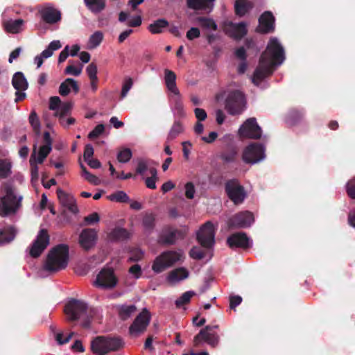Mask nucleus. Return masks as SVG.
<instances>
[{
  "label": "nucleus",
  "mask_w": 355,
  "mask_h": 355,
  "mask_svg": "<svg viewBox=\"0 0 355 355\" xmlns=\"http://www.w3.org/2000/svg\"><path fill=\"white\" fill-rule=\"evenodd\" d=\"M57 195L60 203L72 213L78 212V207L76 205V200L73 196L67 193L61 189H57Z\"/></svg>",
  "instance_id": "4be33fe9"
},
{
  "label": "nucleus",
  "mask_w": 355,
  "mask_h": 355,
  "mask_svg": "<svg viewBox=\"0 0 355 355\" xmlns=\"http://www.w3.org/2000/svg\"><path fill=\"white\" fill-rule=\"evenodd\" d=\"M150 320V314L149 311L146 309H144L130 327V334L137 336L143 333L148 326Z\"/></svg>",
  "instance_id": "ddd939ff"
},
{
  "label": "nucleus",
  "mask_w": 355,
  "mask_h": 355,
  "mask_svg": "<svg viewBox=\"0 0 355 355\" xmlns=\"http://www.w3.org/2000/svg\"><path fill=\"white\" fill-rule=\"evenodd\" d=\"M89 79H97V67L94 63L89 64L86 69Z\"/></svg>",
  "instance_id": "6e6d98bb"
},
{
  "label": "nucleus",
  "mask_w": 355,
  "mask_h": 355,
  "mask_svg": "<svg viewBox=\"0 0 355 355\" xmlns=\"http://www.w3.org/2000/svg\"><path fill=\"white\" fill-rule=\"evenodd\" d=\"M253 5L249 0H236L235 10L236 15L239 16L245 15L250 10L252 9Z\"/></svg>",
  "instance_id": "72a5a7b5"
},
{
  "label": "nucleus",
  "mask_w": 355,
  "mask_h": 355,
  "mask_svg": "<svg viewBox=\"0 0 355 355\" xmlns=\"http://www.w3.org/2000/svg\"><path fill=\"white\" fill-rule=\"evenodd\" d=\"M194 114L198 121H205L207 117L205 110L201 108H196L194 110Z\"/></svg>",
  "instance_id": "680f3d73"
},
{
  "label": "nucleus",
  "mask_w": 355,
  "mask_h": 355,
  "mask_svg": "<svg viewBox=\"0 0 355 355\" xmlns=\"http://www.w3.org/2000/svg\"><path fill=\"white\" fill-rule=\"evenodd\" d=\"M194 294L195 293L193 291L185 292L175 301L176 306L180 307L184 304L188 303Z\"/></svg>",
  "instance_id": "de8ad7c7"
},
{
  "label": "nucleus",
  "mask_w": 355,
  "mask_h": 355,
  "mask_svg": "<svg viewBox=\"0 0 355 355\" xmlns=\"http://www.w3.org/2000/svg\"><path fill=\"white\" fill-rule=\"evenodd\" d=\"M49 244V236L45 230H41L30 248V254L33 257H39Z\"/></svg>",
  "instance_id": "4468645a"
},
{
  "label": "nucleus",
  "mask_w": 355,
  "mask_h": 355,
  "mask_svg": "<svg viewBox=\"0 0 355 355\" xmlns=\"http://www.w3.org/2000/svg\"><path fill=\"white\" fill-rule=\"evenodd\" d=\"M220 157L221 159L225 162H232L235 159L236 153L234 151H232L230 153H223Z\"/></svg>",
  "instance_id": "774afa93"
},
{
  "label": "nucleus",
  "mask_w": 355,
  "mask_h": 355,
  "mask_svg": "<svg viewBox=\"0 0 355 355\" xmlns=\"http://www.w3.org/2000/svg\"><path fill=\"white\" fill-rule=\"evenodd\" d=\"M105 130V126L103 124H99L95 127V128L89 132L88 137L90 139L96 138L101 135Z\"/></svg>",
  "instance_id": "4d7b16f0"
},
{
  "label": "nucleus",
  "mask_w": 355,
  "mask_h": 355,
  "mask_svg": "<svg viewBox=\"0 0 355 355\" xmlns=\"http://www.w3.org/2000/svg\"><path fill=\"white\" fill-rule=\"evenodd\" d=\"M189 276V270L184 267H180L170 271L166 277L167 282L171 285H175L187 279Z\"/></svg>",
  "instance_id": "b1692460"
},
{
  "label": "nucleus",
  "mask_w": 355,
  "mask_h": 355,
  "mask_svg": "<svg viewBox=\"0 0 355 355\" xmlns=\"http://www.w3.org/2000/svg\"><path fill=\"white\" fill-rule=\"evenodd\" d=\"M73 336V333L67 334L66 335L61 331L53 333V336L58 345H64L67 343Z\"/></svg>",
  "instance_id": "79ce46f5"
},
{
  "label": "nucleus",
  "mask_w": 355,
  "mask_h": 355,
  "mask_svg": "<svg viewBox=\"0 0 355 355\" xmlns=\"http://www.w3.org/2000/svg\"><path fill=\"white\" fill-rule=\"evenodd\" d=\"M227 243L232 248H248L252 246V241L245 233H236L227 239Z\"/></svg>",
  "instance_id": "412c9836"
},
{
  "label": "nucleus",
  "mask_w": 355,
  "mask_h": 355,
  "mask_svg": "<svg viewBox=\"0 0 355 355\" xmlns=\"http://www.w3.org/2000/svg\"><path fill=\"white\" fill-rule=\"evenodd\" d=\"M128 236V232L123 228H116L110 234V239H125Z\"/></svg>",
  "instance_id": "c03bdc74"
},
{
  "label": "nucleus",
  "mask_w": 355,
  "mask_h": 355,
  "mask_svg": "<svg viewBox=\"0 0 355 355\" xmlns=\"http://www.w3.org/2000/svg\"><path fill=\"white\" fill-rule=\"evenodd\" d=\"M259 23L257 31L260 33H266L274 30L275 18L270 12H265L262 14L259 19Z\"/></svg>",
  "instance_id": "5701e85b"
},
{
  "label": "nucleus",
  "mask_w": 355,
  "mask_h": 355,
  "mask_svg": "<svg viewBox=\"0 0 355 355\" xmlns=\"http://www.w3.org/2000/svg\"><path fill=\"white\" fill-rule=\"evenodd\" d=\"M225 190L229 198L235 204L242 202L245 198L243 187L236 180L228 181L225 185Z\"/></svg>",
  "instance_id": "2eb2a0df"
},
{
  "label": "nucleus",
  "mask_w": 355,
  "mask_h": 355,
  "mask_svg": "<svg viewBox=\"0 0 355 355\" xmlns=\"http://www.w3.org/2000/svg\"><path fill=\"white\" fill-rule=\"evenodd\" d=\"M196 193L194 185L192 182H187L184 185V194L188 199H193Z\"/></svg>",
  "instance_id": "5fc2aeb1"
},
{
  "label": "nucleus",
  "mask_w": 355,
  "mask_h": 355,
  "mask_svg": "<svg viewBox=\"0 0 355 355\" xmlns=\"http://www.w3.org/2000/svg\"><path fill=\"white\" fill-rule=\"evenodd\" d=\"M225 33L235 39H240L247 33L246 25L244 23L235 24L227 21L224 24Z\"/></svg>",
  "instance_id": "aec40b11"
},
{
  "label": "nucleus",
  "mask_w": 355,
  "mask_h": 355,
  "mask_svg": "<svg viewBox=\"0 0 355 355\" xmlns=\"http://www.w3.org/2000/svg\"><path fill=\"white\" fill-rule=\"evenodd\" d=\"M104 35L101 31L94 32L89 38L87 49H94L98 47L103 40Z\"/></svg>",
  "instance_id": "c9c22d12"
},
{
  "label": "nucleus",
  "mask_w": 355,
  "mask_h": 355,
  "mask_svg": "<svg viewBox=\"0 0 355 355\" xmlns=\"http://www.w3.org/2000/svg\"><path fill=\"white\" fill-rule=\"evenodd\" d=\"M85 221L88 225L97 223L99 221V216L97 213L94 212L85 218Z\"/></svg>",
  "instance_id": "338daca9"
},
{
  "label": "nucleus",
  "mask_w": 355,
  "mask_h": 355,
  "mask_svg": "<svg viewBox=\"0 0 355 355\" xmlns=\"http://www.w3.org/2000/svg\"><path fill=\"white\" fill-rule=\"evenodd\" d=\"M92 350L97 355H105L110 352L119 350L123 343L119 338L97 337L92 342Z\"/></svg>",
  "instance_id": "423d86ee"
},
{
  "label": "nucleus",
  "mask_w": 355,
  "mask_h": 355,
  "mask_svg": "<svg viewBox=\"0 0 355 355\" xmlns=\"http://www.w3.org/2000/svg\"><path fill=\"white\" fill-rule=\"evenodd\" d=\"M97 240V233L92 229H85L79 235L78 243L82 248L89 250L92 248Z\"/></svg>",
  "instance_id": "6ab92c4d"
},
{
  "label": "nucleus",
  "mask_w": 355,
  "mask_h": 355,
  "mask_svg": "<svg viewBox=\"0 0 355 355\" xmlns=\"http://www.w3.org/2000/svg\"><path fill=\"white\" fill-rule=\"evenodd\" d=\"M150 177L146 178L145 182L146 187L149 189H155L156 188V180H157V171L155 168H150Z\"/></svg>",
  "instance_id": "49530a36"
},
{
  "label": "nucleus",
  "mask_w": 355,
  "mask_h": 355,
  "mask_svg": "<svg viewBox=\"0 0 355 355\" xmlns=\"http://www.w3.org/2000/svg\"><path fill=\"white\" fill-rule=\"evenodd\" d=\"M180 237H182V234L179 231L170 229L163 232L160 237V241L166 244H172Z\"/></svg>",
  "instance_id": "7c9ffc66"
},
{
  "label": "nucleus",
  "mask_w": 355,
  "mask_h": 355,
  "mask_svg": "<svg viewBox=\"0 0 355 355\" xmlns=\"http://www.w3.org/2000/svg\"><path fill=\"white\" fill-rule=\"evenodd\" d=\"M137 311L135 305H122L119 308V313L121 319L126 320Z\"/></svg>",
  "instance_id": "4c0bfd02"
},
{
  "label": "nucleus",
  "mask_w": 355,
  "mask_h": 355,
  "mask_svg": "<svg viewBox=\"0 0 355 355\" xmlns=\"http://www.w3.org/2000/svg\"><path fill=\"white\" fill-rule=\"evenodd\" d=\"M284 60L283 46L276 37H272L268 43L266 51L261 56L252 82L258 85L262 79L272 73L275 67L282 64Z\"/></svg>",
  "instance_id": "f257e3e1"
},
{
  "label": "nucleus",
  "mask_w": 355,
  "mask_h": 355,
  "mask_svg": "<svg viewBox=\"0 0 355 355\" xmlns=\"http://www.w3.org/2000/svg\"><path fill=\"white\" fill-rule=\"evenodd\" d=\"M80 168L82 170V175L85 179L94 185H98L101 183V180L96 175L90 173L85 168V166L80 164Z\"/></svg>",
  "instance_id": "a19ab883"
},
{
  "label": "nucleus",
  "mask_w": 355,
  "mask_h": 355,
  "mask_svg": "<svg viewBox=\"0 0 355 355\" xmlns=\"http://www.w3.org/2000/svg\"><path fill=\"white\" fill-rule=\"evenodd\" d=\"M29 162L31 165V181L33 183H35L37 181L39 178V169L37 166V164H39V163L35 162L33 157H30Z\"/></svg>",
  "instance_id": "a18cd8bd"
},
{
  "label": "nucleus",
  "mask_w": 355,
  "mask_h": 355,
  "mask_svg": "<svg viewBox=\"0 0 355 355\" xmlns=\"http://www.w3.org/2000/svg\"><path fill=\"white\" fill-rule=\"evenodd\" d=\"M119 20L121 22H126V25L131 27L139 26L142 22L140 15L130 16L125 12H120Z\"/></svg>",
  "instance_id": "c85d7f7f"
},
{
  "label": "nucleus",
  "mask_w": 355,
  "mask_h": 355,
  "mask_svg": "<svg viewBox=\"0 0 355 355\" xmlns=\"http://www.w3.org/2000/svg\"><path fill=\"white\" fill-rule=\"evenodd\" d=\"M347 192L350 198L355 199V178L350 180L347 182Z\"/></svg>",
  "instance_id": "13d9d810"
},
{
  "label": "nucleus",
  "mask_w": 355,
  "mask_h": 355,
  "mask_svg": "<svg viewBox=\"0 0 355 355\" xmlns=\"http://www.w3.org/2000/svg\"><path fill=\"white\" fill-rule=\"evenodd\" d=\"M215 227L211 222H207L203 225L197 233L198 242L204 248H211L214 243Z\"/></svg>",
  "instance_id": "9b49d317"
},
{
  "label": "nucleus",
  "mask_w": 355,
  "mask_h": 355,
  "mask_svg": "<svg viewBox=\"0 0 355 355\" xmlns=\"http://www.w3.org/2000/svg\"><path fill=\"white\" fill-rule=\"evenodd\" d=\"M87 304L79 300H72L66 305L64 312L70 320L78 319L86 311Z\"/></svg>",
  "instance_id": "dca6fc26"
},
{
  "label": "nucleus",
  "mask_w": 355,
  "mask_h": 355,
  "mask_svg": "<svg viewBox=\"0 0 355 355\" xmlns=\"http://www.w3.org/2000/svg\"><path fill=\"white\" fill-rule=\"evenodd\" d=\"M175 73L169 69L164 70V83L168 96L174 102V112L178 116H185V111L182 103V95L177 86Z\"/></svg>",
  "instance_id": "20e7f679"
},
{
  "label": "nucleus",
  "mask_w": 355,
  "mask_h": 355,
  "mask_svg": "<svg viewBox=\"0 0 355 355\" xmlns=\"http://www.w3.org/2000/svg\"><path fill=\"white\" fill-rule=\"evenodd\" d=\"M182 131H183L182 125L180 122H175L169 132V137L171 139L175 138Z\"/></svg>",
  "instance_id": "864d4df0"
},
{
  "label": "nucleus",
  "mask_w": 355,
  "mask_h": 355,
  "mask_svg": "<svg viewBox=\"0 0 355 355\" xmlns=\"http://www.w3.org/2000/svg\"><path fill=\"white\" fill-rule=\"evenodd\" d=\"M77 93L79 90V87L77 82L72 78H67L63 83H61L59 88V93L62 96H67L71 90Z\"/></svg>",
  "instance_id": "cd10ccee"
},
{
  "label": "nucleus",
  "mask_w": 355,
  "mask_h": 355,
  "mask_svg": "<svg viewBox=\"0 0 355 355\" xmlns=\"http://www.w3.org/2000/svg\"><path fill=\"white\" fill-rule=\"evenodd\" d=\"M29 123L35 133L39 136L41 133V125L38 116L35 111H33L29 116Z\"/></svg>",
  "instance_id": "ea45409f"
},
{
  "label": "nucleus",
  "mask_w": 355,
  "mask_h": 355,
  "mask_svg": "<svg viewBox=\"0 0 355 355\" xmlns=\"http://www.w3.org/2000/svg\"><path fill=\"white\" fill-rule=\"evenodd\" d=\"M225 107L230 114H239L245 107V100L243 93L239 90L230 92L227 95Z\"/></svg>",
  "instance_id": "1a4fd4ad"
},
{
  "label": "nucleus",
  "mask_w": 355,
  "mask_h": 355,
  "mask_svg": "<svg viewBox=\"0 0 355 355\" xmlns=\"http://www.w3.org/2000/svg\"><path fill=\"white\" fill-rule=\"evenodd\" d=\"M254 222V216L249 211L237 214L230 218L227 221L230 227L245 228L249 227Z\"/></svg>",
  "instance_id": "f3484780"
},
{
  "label": "nucleus",
  "mask_w": 355,
  "mask_h": 355,
  "mask_svg": "<svg viewBox=\"0 0 355 355\" xmlns=\"http://www.w3.org/2000/svg\"><path fill=\"white\" fill-rule=\"evenodd\" d=\"M116 284L117 279L111 268L102 269L94 282V286L102 289H112Z\"/></svg>",
  "instance_id": "9d476101"
},
{
  "label": "nucleus",
  "mask_w": 355,
  "mask_h": 355,
  "mask_svg": "<svg viewBox=\"0 0 355 355\" xmlns=\"http://www.w3.org/2000/svg\"><path fill=\"white\" fill-rule=\"evenodd\" d=\"M198 21L201 26L207 30L215 31L217 28V25L216 24L215 21L211 19L200 17L198 19Z\"/></svg>",
  "instance_id": "37998d69"
},
{
  "label": "nucleus",
  "mask_w": 355,
  "mask_h": 355,
  "mask_svg": "<svg viewBox=\"0 0 355 355\" xmlns=\"http://www.w3.org/2000/svg\"><path fill=\"white\" fill-rule=\"evenodd\" d=\"M83 71V65L78 67L74 65H69L65 69V73L68 75L78 76L81 74Z\"/></svg>",
  "instance_id": "603ef678"
},
{
  "label": "nucleus",
  "mask_w": 355,
  "mask_h": 355,
  "mask_svg": "<svg viewBox=\"0 0 355 355\" xmlns=\"http://www.w3.org/2000/svg\"><path fill=\"white\" fill-rule=\"evenodd\" d=\"M184 259V253L181 250L165 251L156 257L152 269L155 272L159 273L177 263L183 262Z\"/></svg>",
  "instance_id": "39448f33"
},
{
  "label": "nucleus",
  "mask_w": 355,
  "mask_h": 355,
  "mask_svg": "<svg viewBox=\"0 0 355 355\" xmlns=\"http://www.w3.org/2000/svg\"><path fill=\"white\" fill-rule=\"evenodd\" d=\"M129 272L136 279H138L141 277V269L139 265L135 264L131 266L129 269Z\"/></svg>",
  "instance_id": "0e129e2a"
},
{
  "label": "nucleus",
  "mask_w": 355,
  "mask_h": 355,
  "mask_svg": "<svg viewBox=\"0 0 355 355\" xmlns=\"http://www.w3.org/2000/svg\"><path fill=\"white\" fill-rule=\"evenodd\" d=\"M132 157V152L129 148L121 150L117 155L119 162L122 163L128 162Z\"/></svg>",
  "instance_id": "8fccbe9b"
},
{
  "label": "nucleus",
  "mask_w": 355,
  "mask_h": 355,
  "mask_svg": "<svg viewBox=\"0 0 355 355\" xmlns=\"http://www.w3.org/2000/svg\"><path fill=\"white\" fill-rule=\"evenodd\" d=\"M168 26V22L164 19H159L150 24L148 29L153 34H159L163 32V31Z\"/></svg>",
  "instance_id": "f704fd0d"
},
{
  "label": "nucleus",
  "mask_w": 355,
  "mask_h": 355,
  "mask_svg": "<svg viewBox=\"0 0 355 355\" xmlns=\"http://www.w3.org/2000/svg\"><path fill=\"white\" fill-rule=\"evenodd\" d=\"M17 231L13 227H5L0 230V244H6L12 241Z\"/></svg>",
  "instance_id": "2f4dec72"
},
{
  "label": "nucleus",
  "mask_w": 355,
  "mask_h": 355,
  "mask_svg": "<svg viewBox=\"0 0 355 355\" xmlns=\"http://www.w3.org/2000/svg\"><path fill=\"white\" fill-rule=\"evenodd\" d=\"M215 0H187L188 6L194 10L211 11Z\"/></svg>",
  "instance_id": "bb28decb"
},
{
  "label": "nucleus",
  "mask_w": 355,
  "mask_h": 355,
  "mask_svg": "<svg viewBox=\"0 0 355 355\" xmlns=\"http://www.w3.org/2000/svg\"><path fill=\"white\" fill-rule=\"evenodd\" d=\"M144 252L139 249H135L131 251L130 255V260L132 261H137L142 259Z\"/></svg>",
  "instance_id": "052dcab7"
},
{
  "label": "nucleus",
  "mask_w": 355,
  "mask_h": 355,
  "mask_svg": "<svg viewBox=\"0 0 355 355\" xmlns=\"http://www.w3.org/2000/svg\"><path fill=\"white\" fill-rule=\"evenodd\" d=\"M266 157L265 147L259 144L252 143L246 146L242 154V159L246 164H255Z\"/></svg>",
  "instance_id": "6e6552de"
},
{
  "label": "nucleus",
  "mask_w": 355,
  "mask_h": 355,
  "mask_svg": "<svg viewBox=\"0 0 355 355\" xmlns=\"http://www.w3.org/2000/svg\"><path fill=\"white\" fill-rule=\"evenodd\" d=\"M12 163L9 159H0V178H6L11 174Z\"/></svg>",
  "instance_id": "e433bc0d"
},
{
  "label": "nucleus",
  "mask_w": 355,
  "mask_h": 355,
  "mask_svg": "<svg viewBox=\"0 0 355 355\" xmlns=\"http://www.w3.org/2000/svg\"><path fill=\"white\" fill-rule=\"evenodd\" d=\"M22 196L17 192L11 183H5L0 190V215L6 216L15 214L21 206Z\"/></svg>",
  "instance_id": "f03ea898"
},
{
  "label": "nucleus",
  "mask_w": 355,
  "mask_h": 355,
  "mask_svg": "<svg viewBox=\"0 0 355 355\" xmlns=\"http://www.w3.org/2000/svg\"><path fill=\"white\" fill-rule=\"evenodd\" d=\"M52 147L49 145H42L39 148L38 151L36 150V146L34 148L33 152L31 155V157H34L35 162L39 164L43 163L46 157L51 151Z\"/></svg>",
  "instance_id": "c756f323"
},
{
  "label": "nucleus",
  "mask_w": 355,
  "mask_h": 355,
  "mask_svg": "<svg viewBox=\"0 0 355 355\" xmlns=\"http://www.w3.org/2000/svg\"><path fill=\"white\" fill-rule=\"evenodd\" d=\"M69 248L66 245H59L52 249L46 257L43 270L50 272L64 269L68 263Z\"/></svg>",
  "instance_id": "7ed1b4c3"
},
{
  "label": "nucleus",
  "mask_w": 355,
  "mask_h": 355,
  "mask_svg": "<svg viewBox=\"0 0 355 355\" xmlns=\"http://www.w3.org/2000/svg\"><path fill=\"white\" fill-rule=\"evenodd\" d=\"M41 16L44 21L49 24H54L60 20L61 15L60 11L52 8L45 7L41 11Z\"/></svg>",
  "instance_id": "393cba45"
},
{
  "label": "nucleus",
  "mask_w": 355,
  "mask_h": 355,
  "mask_svg": "<svg viewBox=\"0 0 355 355\" xmlns=\"http://www.w3.org/2000/svg\"><path fill=\"white\" fill-rule=\"evenodd\" d=\"M218 328V325L207 326L205 329H202L198 335L194 338L193 343L196 346L198 345L201 341H205L212 346H215L218 341V336L211 332L212 329Z\"/></svg>",
  "instance_id": "a211bd4d"
},
{
  "label": "nucleus",
  "mask_w": 355,
  "mask_h": 355,
  "mask_svg": "<svg viewBox=\"0 0 355 355\" xmlns=\"http://www.w3.org/2000/svg\"><path fill=\"white\" fill-rule=\"evenodd\" d=\"M239 135L241 137L259 139L261 136V129L257 124L256 119H247L239 128Z\"/></svg>",
  "instance_id": "f8f14e48"
},
{
  "label": "nucleus",
  "mask_w": 355,
  "mask_h": 355,
  "mask_svg": "<svg viewBox=\"0 0 355 355\" xmlns=\"http://www.w3.org/2000/svg\"><path fill=\"white\" fill-rule=\"evenodd\" d=\"M154 216L153 214H148L144 217L143 220V225L147 229H150L154 224Z\"/></svg>",
  "instance_id": "69168bd1"
},
{
  "label": "nucleus",
  "mask_w": 355,
  "mask_h": 355,
  "mask_svg": "<svg viewBox=\"0 0 355 355\" xmlns=\"http://www.w3.org/2000/svg\"><path fill=\"white\" fill-rule=\"evenodd\" d=\"M108 198L112 201L125 202L128 200V195L123 191H119L110 195Z\"/></svg>",
  "instance_id": "09e8293b"
},
{
  "label": "nucleus",
  "mask_w": 355,
  "mask_h": 355,
  "mask_svg": "<svg viewBox=\"0 0 355 355\" xmlns=\"http://www.w3.org/2000/svg\"><path fill=\"white\" fill-rule=\"evenodd\" d=\"M12 85L16 90L25 91L28 88V83L24 74L21 72L15 73L12 80Z\"/></svg>",
  "instance_id": "473e14b6"
},
{
  "label": "nucleus",
  "mask_w": 355,
  "mask_h": 355,
  "mask_svg": "<svg viewBox=\"0 0 355 355\" xmlns=\"http://www.w3.org/2000/svg\"><path fill=\"white\" fill-rule=\"evenodd\" d=\"M132 85H133V81H132V78H126L124 80L123 86H122L121 93V98H124L127 96L128 92L132 88Z\"/></svg>",
  "instance_id": "3c124183"
},
{
  "label": "nucleus",
  "mask_w": 355,
  "mask_h": 355,
  "mask_svg": "<svg viewBox=\"0 0 355 355\" xmlns=\"http://www.w3.org/2000/svg\"><path fill=\"white\" fill-rule=\"evenodd\" d=\"M24 21L22 19H9L3 21V26L6 32L12 34H17L23 31Z\"/></svg>",
  "instance_id": "a878e982"
},
{
  "label": "nucleus",
  "mask_w": 355,
  "mask_h": 355,
  "mask_svg": "<svg viewBox=\"0 0 355 355\" xmlns=\"http://www.w3.org/2000/svg\"><path fill=\"white\" fill-rule=\"evenodd\" d=\"M148 169V163L144 159H140L138 161L137 173L143 175L145 171Z\"/></svg>",
  "instance_id": "e2e57ef3"
},
{
  "label": "nucleus",
  "mask_w": 355,
  "mask_h": 355,
  "mask_svg": "<svg viewBox=\"0 0 355 355\" xmlns=\"http://www.w3.org/2000/svg\"><path fill=\"white\" fill-rule=\"evenodd\" d=\"M190 256L193 259H201L204 258L205 254H204V252L202 250H200L199 248L194 247L190 251Z\"/></svg>",
  "instance_id": "bf43d9fd"
},
{
  "label": "nucleus",
  "mask_w": 355,
  "mask_h": 355,
  "mask_svg": "<svg viewBox=\"0 0 355 355\" xmlns=\"http://www.w3.org/2000/svg\"><path fill=\"white\" fill-rule=\"evenodd\" d=\"M71 107V103H62L58 96H53L49 100V109L55 112L54 115L59 118L60 124L64 127H68L75 122L74 119L71 117L65 119Z\"/></svg>",
  "instance_id": "0eeeda50"
},
{
  "label": "nucleus",
  "mask_w": 355,
  "mask_h": 355,
  "mask_svg": "<svg viewBox=\"0 0 355 355\" xmlns=\"http://www.w3.org/2000/svg\"><path fill=\"white\" fill-rule=\"evenodd\" d=\"M87 7L93 12H99L105 7L103 0H85Z\"/></svg>",
  "instance_id": "58836bf2"
}]
</instances>
